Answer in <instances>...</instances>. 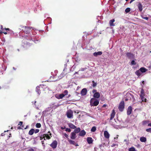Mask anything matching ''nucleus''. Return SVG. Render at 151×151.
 <instances>
[{"label":"nucleus","mask_w":151,"mask_h":151,"mask_svg":"<svg viewBox=\"0 0 151 151\" xmlns=\"http://www.w3.org/2000/svg\"><path fill=\"white\" fill-rule=\"evenodd\" d=\"M99 103V101L94 98L91 99L90 101V105L91 106H96Z\"/></svg>","instance_id":"obj_1"},{"label":"nucleus","mask_w":151,"mask_h":151,"mask_svg":"<svg viewBox=\"0 0 151 151\" xmlns=\"http://www.w3.org/2000/svg\"><path fill=\"white\" fill-rule=\"evenodd\" d=\"M21 29H22L23 32L26 34H27L30 32L31 28L28 27L21 26L20 27Z\"/></svg>","instance_id":"obj_2"},{"label":"nucleus","mask_w":151,"mask_h":151,"mask_svg":"<svg viewBox=\"0 0 151 151\" xmlns=\"http://www.w3.org/2000/svg\"><path fill=\"white\" fill-rule=\"evenodd\" d=\"M124 108V103L123 101H122L118 106V109L120 111H122Z\"/></svg>","instance_id":"obj_3"},{"label":"nucleus","mask_w":151,"mask_h":151,"mask_svg":"<svg viewBox=\"0 0 151 151\" xmlns=\"http://www.w3.org/2000/svg\"><path fill=\"white\" fill-rule=\"evenodd\" d=\"M126 96L127 97L129 100L131 101L134 102L135 100L134 96L129 93H127L126 94Z\"/></svg>","instance_id":"obj_4"},{"label":"nucleus","mask_w":151,"mask_h":151,"mask_svg":"<svg viewBox=\"0 0 151 151\" xmlns=\"http://www.w3.org/2000/svg\"><path fill=\"white\" fill-rule=\"evenodd\" d=\"M73 112L71 110H69L66 113L67 117L69 118H71L73 117Z\"/></svg>","instance_id":"obj_5"},{"label":"nucleus","mask_w":151,"mask_h":151,"mask_svg":"<svg viewBox=\"0 0 151 151\" xmlns=\"http://www.w3.org/2000/svg\"><path fill=\"white\" fill-rule=\"evenodd\" d=\"M58 142L56 140L53 141L52 144L50 145V146L53 149H55L57 147Z\"/></svg>","instance_id":"obj_6"},{"label":"nucleus","mask_w":151,"mask_h":151,"mask_svg":"<svg viewBox=\"0 0 151 151\" xmlns=\"http://www.w3.org/2000/svg\"><path fill=\"white\" fill-rule=\"evenodd\" d=\"M126 55L127 57L129 59L133 58L134 57V55L131 52H127Z\"/></svg>","instance_id":"obj_7"},{"label":"nucleus","mask_w":151,"mask_h":151,"mask_svg":"<svg viewBox=\"0 0 151 151\" xmlns=\"http://www.w3.org/2000/svg\"><path fill=\"white\" fill-rule=\"evenodd\" d=\"M116 113L114 109L112 110L111 113L110 114V121H111L114 117Z\"/></svg>","instance_id":"obj_8"},{"label":"nucleus","mask_w":151,"mask_h":151,"mask_svg":"<svg viewBox=\"0 0 151 151\" xmlns=\"http://www.w3.org/2000/svg\"><path fill=\"white\" fill-rule=\"evenodd\" d=\"M76 134L73 132H72L70 134V138L72 139H75L76 137Z\"/></svg>","instance_id":"obj_9"},{"label":"nucleus","mask_w":151,"mask_h":151,"mask_svg":"<svg viewBox=\"0 0 151 151\" xmlns=\"http://www.w3.org/2000/svg\"><path fill=\"white\" fill-rule=\"evenodd\" d=\"M132 111V107L131 106H129L127 109V115H129L131 114Z\"/></svg>","instance_id":"obj_10"},{"label":"nucleus","mask_w":151,"mask_h":151,"mask_svg":"<svg viewBox=\"0 0 151 151\" xmlns=\"http://www.w3.org/2000/svg\"><path fill=\"white\" fill-rule=\"evenodd\" d=\"M137 6L139 11L140 12H141L142 11L143 8L140 2H138V4L137 5Z\"/></svg>","instance_id":"obj_11"},{"label":"nucleus","mask_w":151,"mask_h":151,"mask_svg":"<svg viewBox=\"0 0 151 151\" xmlns=\"http://www.w3.org/2000/svg\"><path fill=\"white\" fill-rule=\"evenodd\" d=\"M45 137L47 139H50V137L49 136L48 134H44L42 137H40V139L42 140V139L44 138V140H45Z\"/></svg>","instance_id":"obj_12"},{"label":"nucleus","mask_w":151,"mask_h":151,"mask_svg":"<svg viewBox=\"0 0 151 151\" xmlns=\"http://www.w3.org/2000/svg\"><path fill=\"white\" fill-rule=\"evenodd\" d=\"M87 92V90L86 88L83 89L81 91V94L82 96H85Z\"/></svg>","instance_id":"obj_13"},{"label":"nucleus","mask_w":151,"mask_h":151,"mask_svg":"<svg viewBox=\"0 0 151 151\" xmlns=\"http://www.w3.org/2000/svg\"><path fill=\"white\" fill-rule=\"evenodd\" d=\"M104 137L106 139H109V137L110 135L107 131H105L104 132Z\"/></svg>","instance_id":"obj_14"},{"label":"nucleus","mask_w":151,"mask_h":151,"mask_svg":"<svg viewBox=\"0 0 151 151\" xmlns=\"http://www.w3.org/2000/svg\"><path fill=\"white\" fill-rule=\"evenodd\" d=\"M86 134V132L84 130L81 131L78 134V135L81 136H83Z\"/></svg>","instance_id":"obj_15"},{"label":"nucleus","mask_w":151,"mask_h":151,"mask_svg":"<svg viewBox=\"0 0 151 151\" xmlns=\"http://www.w3.org/2000/svg\"><path fill=\"white\" fill-rule=\"evenodd\" d=\"M87 142L88 144H91L93 143V140L91 137H88L87 139Z\"/></svg>","instance_id":"obj_16"},{"label":"nucleus","mask_w":151,"mask_h":151,"mask_svg":"<svg viewBox=\"0 0 151 151\" xmlns=\"http://www.w3.org/2000/svg\"><path fill=\"white\" fill-rule=\"evenodd\" d=\"M93 97L94 98L98 99L100 97V94L99 92H96L93 95Z\"/></svg>","instance_id":"obj_17"},{"label":"nucleus","mask_w":151,"mask_h":151,"mask_svg":"<svg viewBox=\"0 0 151 151\" xmlns=\"http://www.w3.org/2000/svg\"><path fill=\"white\" fill-rule=\"evenodd\" d=\"M102 52L101 51H99L98 52H95L93 53V55L94 56L96 57L98 55H101L102 54Z\"/></svg>","instance_id":"obj_18"},{"label":"nucleus","mask_w":151,"mask_h":151,"mask_svg":"<svg viewBox=\"0 0 151 151\" xmlns=\"http://www.w3.org/2000/svg\"><path fill=\"white\" fill-rule=\"evenodd\" d=\"M41 86V85H40L39 86H37L36 88V91L39 95H40V88Z\"/></svg>","instance_id":"obj_19"},{"label":"nucleus","mask_w":151,"mask_h":151,"mask_svg":"<svg viewBox=\"0 0 151 151\" xmlns=\"http://www.w3.org/2000/svg\"><path fill=\"white\" fill-rule=\"evenodd\" d=\"M139 70L142 73H145L147 71V69L144 68V67H142L141 68L139 69Z\"/></svg>","instance_id":"obj_20"},{"label":"nucleus","mask_w":151,"mask_h":151,"mask_svg":"<svg viewBox=\"0 0 151 151\" xmlns=\"http://www.w3.org/2000/svg\"><path fill=\"white\" fill-rule=\"evenodd\" d=\"M73 131L74 132L76 133V134L78 133H80L81 131V129L79 127L76 128Z\"/></svg>","instance_id":"obj_21"},{"label":"nucleus","mask_w":151,"mask_h":151,"mask_svg":"<svg viewBox=\"0 0 151 151\" xmlns=\"http://www.w3.org/2000/svg\"><path fill=\"white\" fill-rule=\"evenodd\" d=\"M69 127L71 129H75L76 128V127L72 123H70L68 124Z\"/></svg>","instance_id":"obj_22"},{"label":"nucleus","mask_w":151,"mask_h":151,"mask_svg":"<svg viewBox=\"0 0 151 151\" xmlns=\"http://www.w3.org/2000/svg\"><path fill=\"white\" fill-rule=\"evenodd\" d=\"M115 20L114 19H112L110 20L109 22V24L110 26H114V24L113 23L114 22Z\"/></svg>","instance_id":"obj_23"},{"label":"nucleus","mask_w":151,"mask_h":151,"mask_svg":"<svg viewBox=\"0 0 151 151\" xmlns=\"http://www.w3.org/2000/svg\"><path fill=\"white\" fill-rule=\"evenodd\" d=\"M68 141L70 144L74 145L76 142L75 141L70 139L69 138H68Z\"/></svg>","instance_id":"obj_24"},{"label":"nucleus","mask_w":151,"mask_h":151,"mask_svg":"<svg viewBox=\"0 0 151 151\" xmlns=\"http://www.w3.org/2000/svg\"><path fill=\"white\" fill-rule=\"evenodd\" d=\"M140 140L142 142H145L147 140L146 138L144 137H140Z\"/></svg>","instance_id":"obj_25"},{"label":"nucleus","mask_w":151,"mask_h":151,"mask_svg":"<svg viewBox=\"0 0 151 151\" xmlns=\"http://www.w3.org/2000/svg\"><path fill=\"white\" fill-rule=\"evenodd\" d=\"M35 129H31L29 132V134L30 135H32L34 133Z\"/></svg>","instance_id":"obj_26"},{"label":"nucleus","mask_w":151,"mask_h":151,"mask_svg":"<svg viewBox=\"0 0 151 151\" xmlns=\"http://www.w3.org/2000/svg\"><path fill=\"white\" fill-rule=\"evenodd\" d=\"M64 96L65 95L63 93H62L60 94L58 96L56 97L58 99H62Z\"/></svg>","instance_id":"obj_27"},{"label":"nucleus","mask_w":151,"mask_h":151,"mask_svg":"<svg viewBox=\"0 0 151 151\" xmlns=\"http://www.w3.org/2000/svg\"><path fill=\"white\" fill-rule=\"evenodd\" d=\"M135 74L137 76H139L141 75V73H140V71L139 70L136 71L135 72Z\"/></svg>","instance_id":"obj_28"},{"label":"nucleus","mask_w":151,"mask_h":151,"mask_svg":"<svg viewBox=\"0 0 151 151\" xmlns=\"http://www.w3.org/2000/svg\"><path fill=\"white\" fill-rule=\"evenodd\" d=\"M96 130V127L95 126L93 127L91 129V132H94Z\"/></svg>","instance_id":"obj_29"},{"label":"nucleus","mask_w":151,"mask_h":151,"mask_svg":"<svg viewBox=\"0 0 151 151\" xmlns=\"http://www.w3.org/2000/svg\"><path fill=\"white\" fill-rule=\"evenodd\" d=\"M129 151H136L134 147H132L129 148Z\"/></svg>","instance_id":"obj_30"},{"label":"nucleus","mask_w":151,"mask_h":151,"mask_svg":"<svg viewBox=\"0 0 151 151\" xmlns=\"http://www.w3.org/2000/svg\"><path fill=\"white\" fill-rule=\"evenodd\" d=\"M36 127L37 128H40L41 127V124L40 123H37L36 124Z\"/></svg>","instance_id":"obj_31"},{"label":"nucleus","mask_w":151,"mask_h":151,"mask_svg":"<svg viewBox=\"0 0 151 151\" xmlns=\"http://www.w3.org/2000/svg\"><path fill=\"white\" fill-rule=\"evenodd\" d=\"M130 10L129 8H127L125 10V12L126 13H128L130 11Z\"/></svg>","instance_id":"obj_32"},{"label":"nucleus","mask_w":151,"mask_h":151,"mask_svg":"<svg viewBox=\"0 0 151 151\" xmlns=\"http://www.w3.org/2000/svg\"><path fill=\"white\" fill-rule=\"evenodd\" d=\"M92 82L93 83L92 86L93 87H96L97 85V83H95L94 81H92Z\"/></svg>","instance_id":"obj_33"},{"label":"nucleus","mask_w":151,"mask_h":151,"mask_svg":"<svg viewBox=\"0 0 151 151\" xmlns=\"http://www.w3.org/2000/svg\"><path fill=\"white\" fill-rule=\"evenodd\" d=\"M148 122V121H144L142 122V124L143 125H145Z\"/></svg>","instance_id":"obj_34"},{"label":"nucleus","mask_w":151,"mask_h":151,"mask_svg":"<svg viewBox=\"0 0 151 151\" xmlns=\"http://www.w3.org/2000/svg\"><path fill=\"white\" fill-rule=\"evenodd\" d=\"M131 64L132 65H135L136 64V63L134 60H133L131 62Z\"/></svg>","instance_id":"obj_35"},{"label":"nucleus","mask_w":151,"mask_h":151,"mask_svg":"<svg viewBox=\"0 0 151 151\" xmlns=\"http://www.w3.org/2000/svg\"><path fill=\"white\" fill-rule=\"evenodd\" d=\"M141 16L142 18L143 19H145L146 20H148V19L149 18H148V17H144L143 16Z\"/></svg>","instance_id":"obj_36"},{"label":"nucleus","mask_w":151,"mask_h":151,"mask_svg":"<svg viewBox=\"0 0 151 151\" xmlns=\"http://www.w3.org/2000/svg\"><path fill=\"white\" fill-rule=\"evenodd\" d=\"M146 131L147 132L151 133V128L146 129Z\"/></svg>","instance_id":"obj_37"},{"label":"nucleus","mask_w":151,"mask_h":151,"mask_svg":"<svg viewBox=\"0 0 151 151\" xmlns=\"http://www.w3.org/2000/svg\"><path fill=\"white\" fill-rule=\"evenodd\" d=\"M68 91L67 90H65L64 92H63V94L64 95H65H65H67L68 94Z\"/></svg>","instance_id":"obj_38"},{"label":"nucleus","mask_w":151,"mask_h":151,"mask_svg":"<svg viewBox=\"0 0 151 151\" xmlns=\"http://www.w3.org/2000/svg\"><path fill=\"white\" fill-rule=\"evenodd\" d=\"M65 131L68 132H71V129L70 128H67L65 129Z\"/></svg>","instance_id":"obj_39"},{"label":"nucleus","mask_w":151,"mask_h":151,"mask_svg":"<svg viewBox=\"0 0 151 151\" xmlns=\"http://www.w3.org/2000/svg\"><path fill=\"white\" fill-rule=\"evenodd\" d=\"M118 144H113L111 146L112 147H114L115 146L118 147Z\"/></svg>","instance_id":"obj_40"},{"label":"nucleus","mask_w":151,"mask_h":151,"mask_svg":"<svg viewBox=\"0 0 151 151\" xmlns=\"http://www.w3.org/2000/svg\"><path fill=\"white\" fill-rule=\"evenodd\" d=\"M24 128V126L23 125H21L20 127H17V128L18 129H22L23 128Z\"/></svg>","instance_id":"obj_41"},{"label":"nucleus","mask_w":151,"mask_h":151,"mask_svg":"<svg viewBox=\"0 0 151 151\" xmlns=\"http://www.w3.org/2000/svg\"><path fill=\"white\" fill-rule=\"evenodd\" d=\"M39 132V129H36L35 130L34 132L35 133H37Z\"/></svg>","instance_id":"obj_42"},{"label":"nucleus","mask_w":151,"mask_h":151,"mask_svg":"<svg viewBox=\"0 0 151 151\" xmlns=\"http://www.w3.org/2000/svg\"><path fill=\"white\" fill-rule=\"evenodd\" d=\"M145 93V92H144V91L143 90V89L142 88V89L141 92H140L141 94V93L143 94V93Z\"/></svg>","instance_id":"obj_43"},{"label":"nucleus","mask_w":151,"mask_h":151,"mask_svg":"<svg viewBox=\"0 0 151 151\" xmlns=\"http://www.w3.org/2000/svg\"><path fill=\"white\" fill-rule=\"evenodd\" d=\"M28 151H34L33 149L32 148H30L28 150Z\"/></svg>","instance_id":"obj_44"},{"label":"nucleus","mask_w":151,"mask_h":151,"mask_svg":"<svg viewBox=\"0 0 151 151\" xmlns=\"http://www.w3.org/2000/svg\"><path fill=\"white\" fill-rule=\"evenodd\" d=\"M64 135L68 139V138H68V134H66V133H65L64 134Z\"/></svg>","instance_id":"obj_45"},{"label":"nucleus","mask_w":151,"mask_h":151,"mask_svg":"<svg viewBox=\"0 0 151 151\" xmlns=\"http://www.w3.org/2000/svg\"><path fill=\"white\" fill-rule=\"evenodd\" d=\"M4 29H5L6 31H11L12 30H11L10 29L8 28H4Z\"/></svg>","instance_id":"obj_46"},{"label":"nucleus","mask_w":151,"mask_h":151,"mask_svg":"<svg viewBox=\"0 0 151 151\" xmlns=\"http://www.w3.org/2000/svg\"><path fill=\"white\" fill-rule=\"evenodd\" d=\"M141 99L142 100V101H143V100L144 99V96L140 97Z\"/></svg>","instance_id":"obj_47"},{"label":"nucleus","mask_w":151,"mask_h":151,"mask_svg":"<svg viewBox=\"0 0 151 151\" xmlns=\"http://www.w3.org/2000/svg\"><path fill=\"white\" fill-rule=\"evenodd\" d=\"M145 96V93H144L143 94L141 93L140 95V97Z\"/></svg>","instance_id":"obj_48"},{"label":"nucleus","mask_w":151,"mask_h":151,"mask_svg":"<svg viewBox=\"0 0 151 151\" xmlns=\"http://www.w3.org/2000/svg\"><path fill=\"white\" fill-rule=\"evenodd\" d=\"M0 27H1V30H3L4 29L3 28V26L2 25H1Z\"/></svg>","instance_id":"obj_49"},{"label":"nucleus","mask_w":151,"mask_h":151,"mask_svg":"<svg viewBox=\"0 0 151 151\" xmlns=\"http://www.w3.org/2000/svg\"><path fill=\"white\" fill-rule=\"evenodd\" d=\"M19 123L18 124L19 125H20V126H21V125H22V123H23V122H22L20 121L19 122Z\"/></svg>","instance_id":"obj_50"},{"label":"nucleus","mask_w":151,"mask_h":151,"mask_svg":"<svg viewBox=\"0 0 151 151\" xmlns=\"http://www.w3.org/2000/svg\"><path fill=\"white\" fill-rule=\"evenodd\" d=\"M128 100H129L128 99V98L126 96V97L125 98V101H127Z\"/></svg>","instance_id":"obj_51"},{"label":"nucleus","mask_w":151,"mask_h":151,"mask_svg":"<svg viewBox=\"0 0 151 151\" xmlns=\"http://www.w3.org/2000/svg\"><path fill=\"white\" fill-rule=\"evenodd\" d=\"M65 128H65V126H64V127H61V129H62V130L64 129H65Z\"/></svg>","instance_id":"obj_52"},{"label":"nucleus","mask_w":151,"mask_h":151,"mask_svg":"<svg viewBox=\"0 0 151 151\" xmlns=\"http://www.w3.org/2000/svg\"><path fill=\"white\" fill-rule=\"evenodd\" d=\"M106 106L107 105L106 104H104L103 105L102 107L105 108Z\"/></svg>","instance_id":"obj_53"},{"label":"nucleus","mask_w":151,"mask_h":151,"mask_svg":"<svg viewBox=\"0 0 151 151\" xmlns=\"http://www.w3.org/2000/svg\"><path fill=\"white\" fill-rule=\"evenodd\" d=\"M75 145L76 146H78V145L77 143L76 142L75 145Z\"/></svg>","instance_id":"obj_54"},{"label":"nucleus","mask_w":151,"mask_h":151,"mask_svg":"<svg viewBox=\"0 0 151 151\" xmlns=\"http://www.w3.org/2000/svg\"><path fill=\"white\" fill-rule=\"evenodd\" d=\"M143 101H144L145 102H147V99L146 98H145L143 100Z\"/></svg>","instance_id":"obj_55"},{"label":"nucleus","mask_w":151,"mask_h":151,"mask_svg":"<svg viewBox=\"0 0 151 151\" xmlns=\"http://www.w3.org/2000/svg\"><path fill=\"white\" fill-rule=\"evenodd\" d=\"M96 90H95V89H94V90H93L92 92H93V93H94V92H96Z\"/></svg>","instance_id":"obj_56"},{"label":"nucleus","mask_w":151,"mask_h":151,"mask_svg":"<svg viewBox=\"0 0 151 151\" xmlns=\"http://www.w3.org/2000/svg\"><path fill=\"white\" fill-rule=\"evenodd\" d=\"M3 33H4L5 35H6L8 33L6 32H3Z\"/></svg>","instance_id":"obj_57"},{"label":"nucleus","mask_w":151,"mask_h":151,"mask_svg":"<svg viewBox=\"0 0 151 151\" xmlns=\"http://www.w3.org/2000/svg\"><path fill=\"white\" fill-rule=\"evenodd\" d=\"M148 126L151 127V122L148 125Z\"/></svg>","instance_id":"obj_58"},{"label":"nucleus","mask_w":151,"mask_h":151,"mask_svg":"<svg viewBox=\"0 0 151 151\" xmlns=\"http://www.w3.org/2000/svg\"><path fill=\"white\" fill-rule=\"evenodd\" d=\"M1 136H3L4 135V133H2L1 134Z\"/></svg>","instance_id":"obj_59"},{"label":"nucleus","mask_w":151,"mask_h":151,"mask_svg":"<svg viewBox=\"0 0 151 151\" xmlns=\"http://www.w3.org/2000/svg\"><path fill=\"white\" fill-rule=\"evenodd\" d=\"M3 32L1 30H0V34L2 33Z\"/></svg>","instance_id":"obj_60"},{"label":"nucleus","mask_w":151,"mask_h":151,"mask_svg":"<svg viewBox=\"0 0 151 151\" xmlns=\"http://www.w3.org/2000/svg\"><path fill=\"white\" fill-rule=\"evenodd\" d=\"M134 0H131V1H130V3H132L133 1H134Z\"/></svg>","instance_id":"obj_61"},{"label":"nucleus","mask_w":151,"mask_h":151,"mask_svg":"<svg viewBox=\"0 0 151 151\" xmlns=\"http://www.w3.org/2000/svg\"><path fill=\"white\" fill-rule=\"evenodd\" d=\"M28 126H26V127H25V128H24V129H26L27 128Z\"/></svg>","instance_id":"obj_62"},{"label":"nucleus","mask_w":151,"mask_h":151,"mask_svg":"<svg viewBox=\"0 0 151 151\" xmlns=\"http://www.w3.org/2000/svg\"><path fill=\"white\" fill-rule=\"evenodd\" d=\"M70 95H69L68 96V97H70Z\"/></svg>","instance_id":"obj_63"},{"label":"nucleus","mask_w":151,"mask_h":151,"mask_svg":"<svg viewBox=\"0 0 151 151\" xmlns=\"http://www.w3.org/2000/svg\"><path fill=\"white\" fill-rule=\"evenodd\" d=\"M8 131H9L8 130H7V131H4V132H8Z\"/></svg>","instance_id":"obj_64"}]
</instances>
